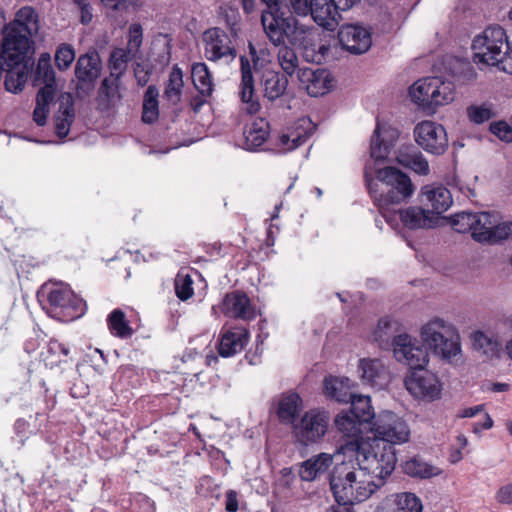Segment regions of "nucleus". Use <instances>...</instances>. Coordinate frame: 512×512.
Listing matches in <instances>:
<instances>
[{
  "label": "nucleus",
  "instance_id": "1",
  "mask_svg": "<svg viewBox=\"0 0 512 512\" xmlns=\"http://www.w3.org/2000/svg\"><path fill=\"white\" fill-rule=\"evenodd\" d=\"M375 181L365 168V182L369 194L378 207L382 217L389 225L397 222V213H391L395 206L407 201L414 192L410 177L395 167L377 169Z\"/></svg>",
  "mask_w": 512,
  "mask_h": 512
},
{
  "label": "nucleus",
  "instance_id": "2",
  "mask_svg": "<svg viewBox=\"0 0 512 512\" xmlns=\"http://www.w3.org/2000/svg\"><path fill=\"white\" fill-rule=\"evenodd\" d=\"M330 488L336 502L345 506L367 500L377 491V484L365 476L353 458L345 457L332 470Z\"/></svg>",
  "mask_w": 512,
  "mask_h": 512
},
{
  "label": "nucleus",
  "instance_id": "3",
  "mask_svg": "<svg viewBox=\"0 0 512 512\" xmlns=\"http://www.w3.org/2000/svg\"><path fill=\"white\" fill-rule=\"evenodd\" d=\"M337 453L353 458L355 464L365 472V476L377 484V490L385 484L386 478L392 474L397 462L393 446L384 445L381 449L377 445L376 449L366 450L363 444L355 439L341 444Z\"/></svg>",
  "mask_w": 512,
  "mask_h": 512
},
{
  "label": "nucleus",
  "instance_id": "4",
  "mask_svg": "<svg viewBox=\"0 0 512 512\" xmlns=\"http://www.w3.org/2000/svg\"><path fill=\"white\" fill-rule=\"evenodd\" d=\"M27 39L20 36L10 35L3 38L0 52V66L4 65L6 76L4 79L5 89L12 93L22 91L32 65L28 57Z\"/></svg>",
  "mask_w": 512,
  "mask_h": 512
},
{
  "label": "nucleus",
  "instance_id": "5",
  "mask_svg": "<svg viewBox=\"0 0 512 512\" xmlns=\"http://www.w3.org/2000/svg\"><path fill=\"white\" fill-rule=\"evenodd\" d=\"M413 102L424 109H435L454 100L455 86L439 77H426L416 81L409 89Z\"/></svg>",
  "mask_w": 512,
  "mask_h": 512
},
{
  "label": "nucleus",
  "instance_id": "6",
  "mask_svg": "<svg viewBox=\"0 0 512 512\" xmlns=\"http://www.w3.org/2000/svg\"><path fill=\"white\" fill-rule=\"evenodd\" d=\"M284 24L280 37L272 38L269 42L272 45H281L284 43V39H287L291 45L301 49L305 61L321 63L324 59V52L316 51L317 43L314 39L313 27L300 23L298 19H290Z\"/></svg>",
  "mask_w": 512,
  "mask_h": 512
},
{
  "label": "nucleus",
  "instance_id": "7",
  "mask_svg": "<svg viewBox=\"0 0 512 512\" xmlns=\"http://www.w3.org/2000/svg\"><path fill=\"white\" fill-rule=\"evenodd\" d=\"M506 43H508V40L502 27H488L482 35L473 39L474 62L498 68L502 57H504L503 49L506 47Z\"/></svg>",
  "mask_w": 512,
  "mask_h": 512
},
{
  "label": "nucleus",
  "instance_id": "8",
  "mask_svg": "<svg viewBox=\"0 0 512 512\" xmlns=\"http://www.w3.org/2000/svg\"><path fill=\"white\" fill-rule=\"evenodd\" d=\"M330 422L329 413L312 409L307 411L300 421L294 425L293 433L302 445L319 442L328 430Z\"/></svg>",
  "mask_w": 512,
  "mask_h": 512
},
{
  "label": "nucleus",
  "instance_id": "9",
  "mask_svg": "<svg viewBox=\"0 0 512 512\" xmlns=\"http://www.w3.org/2000/svg\"><path fill=\"white\" fill-rule=\"evenodd\" d=\"M377 439L389 445L406 443L410 438V428L407 422L391 411H383L373 423Z\"/></svg>",
  "mask_w": 512,
  "mask_h": 512
},
{
  "label": "nucleus",
  "instance_id": "10",
  "mask_svg": "<svg viewBox=\"0 0 512 512\" xmlns=\"http://www.w3.org/2000/svg\"><path fill=\"white\" fill-rule=\"evenodd\" d=\"M391 345L394 358L398 362L408 365L410 369L423 368L429 362L426 347L407 333L394 336Z\"/></svg>",
  "mask_w": 512,
  "mask_h": 512
},
{
  "label": "nucleus",
  "instance_id": "11",
  "mask_svg": "<svg viewBox=\"0 0 512 512\" xmlns=\"http://www.w3.org/2000/svg\"><path fill=\"white\" fill-rule=\"evenodd\" d=\"M415 142L426 152L440 156L448 148L447 132L443 125L425 120L418 123L413 131Z\"/></svg>",
  "mask_w": 512,
  "mask_h": 512
},
{
  "label": "nucleus",
  "instance_id": "12",
  "mask_svg": "<svg viewBox=\"0 0 512 512\" xmlns=\"http://www.w3.org/2000/svg\"><path fill=\"white\" fill-rule=\"evenodd\" d=\"M481 228L476 229L474 240L478 243L496 245L512 236V221H506L495 212H482Z\"/></svg>",
  "mask_w": 512,
  "mask_h": 512
},
{
  "label": "nucleus",
  "instance_id": "13",
  "mask_svg": "<svg viewBox=\"0 0 512 512\" xmlns=\"http://www.w3.org/2000/svg\"><path fill=\"white\" fill-rule=\"evenodd\" d=\"M406 389L415 398L434 400L440 397L442 385L436 374L423 368L412 369L405 379Z\"/></svg>",
  "mask_w": 512,
  "mask_h": 512
},
{
  "label": "nucleus",
  "instance_id": "14",
  "mask_svg": "<svg viewBox=\"0 0 512 512\" xmlns=\"http://www.w3.org/2000/svg\"><path fill=\"white\" fill-rule=\"evenodd\" d=\"M50 306L67 320H74L82 316L86 310V304L68 287H57L48 294Z\"/></svg>",
  "mask_w": 512,
  "mask_h": 512
},
{
  "label": "nucleus",
  "instance_id": "15",
  "mask_svg": "<svg viewBox=\"0 0 512 512\" xmlns=\"http://www.w3.org/2000/svg\"><path fill=\"white\" fill-rule=\"evenodd\" d=\"M204 52L209 61H219L223 58L234 60L237 52L229 35L220 28L209 29L204 33Z\"/></svg>",
  "mask_w": 512,
  "mask_h": 512
},
{
  "label": "nucleus",
  "instance_id": "16",
  "mask_svg": "<svg viewBox=\"0 0 512 512\" xmlns=\"http://www.w3.org/2000/svg\"><path fill=\"white\" fill-rule=\"evenodd\" d=\"M338 39L341 46L352 54H363L372 45L371 32L356 24L342 25L338 30Z\"/></svg>",
  "mask_w": 512,
  "mask_h": 512
},
{
  "label": "nucleus",
  "instance_id": "17",
  "mask_svg": "<svg viewBox=\"0 0 512 512\" xmlns=\"http://www.w3.org/2000/svg\"><path fill=\"white\" fill-rule=\"evenodd\" d=\"M266 8L261 12V25L263 31L268 38H279L280 32L284 28V23L290 19H297L294 15H286L282 10V2L280 0H261Z\"/></svg>",
  "mask_w": 512,
  "mask_h": 512
},
{
  "label": "nucleus",
  "instance_id": "18",
  "mask_svg": "<svg viewBox=\"0 0 512 512\" xmlns=\"http://www.w3.org/2000/svg\"><path fill=\"white\" fill-rule=\"evenodd\" d=\"M309 15L313 21L327 31H334L340 23L341 14L336 0H310Z\"/></svg>",
  "mask_w": 512,
  "mask_h": 512
},
{
  "label": "nucleus",
  "instance_id": "19",
  "mask_svg": "<svg viewBox=\"0 0 512 512\" xmlns=\"http://www.w3.org/2000/svg\"><path fill=\"white\" fill-rule=\"evenodd\" d=\"M241 83L239 86V96L243 105V110L248 114H255L260 109V103L255 95L254 78L249 59L240 56Z\"/></svg>",
  "mask_w": 512,
  "mask_h": 512
},
{
  "label": "nucleus",
  "instance_id": "20",
  "mask_svg": "<svg viewBox=\"0 0 512 512\" xmlns=\"http://www.w3.org/2000/svg\"><path fill=\"white\" fill-rule=\"evenodd\" d=\"M300 85L312 97L322 96L328 93L333 85L330 73L325 69L302 68L297 77Z\"/></svg>",
  "mask_w": 512,
  "mask_h": 512
},
{
  "label": "nucleus",
  "instance_id": "21",
  "mask_svg": "<svg viewBox=\"0 0 512 512\" xmlns=\"http://www.w3.org/2000/svg\"><path fill=\"white\" fill-rule=\"evenodd\" d=\"M358 373L363 383L377 390L385 389L391 380L388 369L380 359H361L358 365Z\"/></svg>",
  "mask_w": 512,
  "mask_h": 512
},
{
  "label": "nucleus",
  "instance_id": "22",
  "mask_svg": "<svg viewBox=\"0 0 512 512\" xmlns=\"http://www.w3.org/2000/svg\"><path fill=\"white\" fill-rule=\"evenodd\" d=\"M39 31V16L36 10L31 6H24L16 13L15 21L13 26L4 36V38L10 37L14 34L15 36L24 37L28 42V52L31 48L30 37L37 34Z\"/></svg>",
  "mask_w": 512,
  "mask_h": 512
},
{
  "label": "nucleus",
  "instance_id": "23",
  "mask_svg": "<svg viewBox=\"0 0 512 512\" xmlns=\"http://www.w3.org/2000/svg\"><path fill=\"white\" fill-rule=\"evenodd\" d=\"M249 332L244 327L222 329L218 343V353L228 358L241 352L247 345Z\"/></svg>",
  "mask_w": 512,
  "mask_h": 512
},
{
  "label": "nucleus",
  "instance_id": "24",
  "mask_svg": "<svg viewBox=\"0 0 512 512\" xmlns=\"http://www.w3.org/2000/svg\"><path fill=\"white\" fill-rule=\"evenodd\" d=\"M420 201L428 214L439 215L451 206L452 196L444 186L426 185L422 188Z\"/></svg>",
  "mask_w": 512,
  "mask_h": 512
},
{
  "label": "nucleus",
  "instance_id": "25",
  "mask_svg": "<svg viewBox=\"0 0 512 512\" xmlns=\"http://www.w3.org/2000/svg\"><path fill=\"white\" fill-rule=\"evenodd\" d=\"M222 312L228 317L248 320L254 317V311L248 296L241 291L228 293L221 304Z\"/></svg>",
  "mask_w": 512,
  "mask_h": 512
},
{
  "label": "nucleus",
  "instance_id": "26",
  "mask_svg": "<svg viewBox=\"0 0 512 512\" xmlns=\"http://www.w3.org/2000/svg\"><path fill=\"white\" fill-rule=\"evenodd\" d=\"M59 108L55 114V132L59 138L68 135L70 127L75 118L74 99L71 93H61L59 98Z\"/></svg>",
  "mask_w": 512,
  "mask_h": 512
},
{
  "label": "nucleus",
  "instance_id": "27",
  "mask_svg": "<svg viewBox=\"0 0 512 512\" xmlns=\"http://www.w3.org/2000/svg\"><path fill=\"white\" fill-rule=\"evenodd\" d=\"M288 86L287 77L273 69H264L260 77V87L263 97L269 101L279 99Z\"/></svg>",
  "mask_w": 512,
  "mask_h": 512
},
{
  "label": "nucleus",
  "instance_id": "28",
  "mask_svg": "<svg viewBox=\"0 0 512 512\" xmlns=\"http://www.w3.org/2000/svg\"><path fill=\"white\" fill-rule=\"evenodd\" d=\"M101 72V61L97 52L81 55L75 66V76L82 85L92 86Z\"/></svg>",
  "mask_w": 512,
  "mask_h": 512
},
{
  "label": "nucleus",
  "instance_id": "29",
  "mask_svg": "<svg viewBox=\"0 0 512 512\" xmlns=\"http://www.w3.org/2000/svg\"><path fill=\"white\" fill-rule=\"evenodd\" d=\"M397 213V222L400 220L404 226L409 229H419V228H432L436 225L437 218L434 216H430L425 209L418 207H409L406 210L396 209L395 207L391 209V213ZM392 227L394 226L391 225Z\"/></svg>",
  "mask_w": 512,
  "mask_h": 512
},
{
  "label": "nucleus",
  "instance_id": "30",
  "mask_svg": "<svg viewBox=\"0 0 512 512\" xmlns=\"http://www.w3.org/2000/svg\"><path fill=\"white\" fill-rule=\"evenodd\" d=\"M269 136V123L264 118H257L245 126L243 130V147L249 151H257Z\"/></svg>",
  "mask_w": 512,
  "mask_h": 512
},
{
  "label": "nucleus",
  "instance_id": "31",
  "mask_svg": "<svg viewBox=\"0 0 512 512\" xmlns=\"http://www.w3.org/2000/svg\"><path fill=\"white\" fill-rule=\"evenodd\" d=\"M332 462L333 457L331 454L320 453L315 455L300 464L299 476L302 481H314L329 469Z\"/></svg>",
  "mask_w": 512,
  "mask_h": 512
},
{
  "label": "nucleus",
  "instance_id": "32",
  "mask_svg": "<svg viewBox=\"0 0 512 512\" xmlns=\"http://www.w3.org/2000/svg\"><path fill=\"white\" fill-rule=\"evenodd\" d=\"M453 324L441 318H434L426 323L421 329V338L425 346L430 350L436 348L437 339L451 337L452 331L455 330Z\"/></svg>",
  "mask_w": 512,
  "mask_h": 512
},
{
  "label": "nucleus",
  "instance_id": "33",
  "mask_svg": "<svg viewBox=\"0 0 512 512\" xmlns=\"http://www.w3.org/2000/svg\"><path fill=\"white\" fill-rule=\"evenodd\" d=\"M397 162L403 167L412 170L418 175L427 176L430 173V166L425 156L415 147H403L399 149Z\"/></svg>",
  "mask_w": 512,
  "mask_h": 512
},
{
  "label": "nucleus",
  "instance_id": "34",
  "mask_svg": "<svg viewBox=\"0 0 512 512\" xmlns=\"http://www.w3.org/2000/svg\"><path fill=\"white\" fill-rule=\"evenodd\" d=\"M302 399L296 392H287L280 395L276 414L283 424H293L299 415Z\"/></svg>",
  "mask_w": 512,
  "mask_h": 512
},
{
  "label": "nucleus",
  "instance_id": "35",
  "mask_svg": "<svg viewBox=\"0 0 512 512\" xmlns=\"http://www.w3.org/2000/svg\"><path fill=\"white\" fill-rule=\"evenodd\" d=\"M348 378L326 377L324 380V391L327 397L339 403H348L355 394L350 389Z\"/></svg>",
  "mask_w": 512,
  "mask_h": 512
},
{
  "label": "nucleus",
  "instance_id": "36",
  "mask_svg": "<svg viewBox=\"0 0 512 512\" xmlns=\"http://www.w3.org/2000/svg\"><path fill=\"white\" fill-rule=\"evenodd\" d=\"M438 347L431 348L430 351L437 357L448 363L458 362L461 358V343L457 330L452 331L451 337H445V340Z\"/></svg>",
  "mask_w": 512,
  "mask_h": 512
},
{
  "label": "nucleus",
  "instance_id": "37",
  "mask_svg": "<svg viewBox=\"0 0 512 512\" xmlns=\"http://www.w3.org/2000/svg\"><path fill=\"white\" fill-rule=\"evenodd\" d=\"M362 424L363 423L354 418V415L350 412H341L335 419L337 429L348 438L344 443L354 439L361 442Z\"/></svg>",
  "mask_w": 512,
  "mask_h": 512
},
{
  "label": "nucleus",
  "instance_id": "38",
  "mask_svg": "<svg viewBox=\"0 0 512 512\" xmlns=\"http://www.w3.org/2000/svg\"><path fill=\"white\" fill-rule=\"evenodd\" d=\"M122 77L109 74L102 80L99 87V98L101 103H105L106 106L114 105L122 99L120 93Z\"/></svg>",
  "mask_w": 512,
  "mask_h": 512
},
{
  "label": "nucleus",
  "instance_id": "39",
  "mask_svg": "<svg viewBox=\"0 0 512 512\" xmlns=\"http://www.w3.org/2000/svg\"><path fill=\"white\" fill-rule=\"evenodd\" d=\"M193 84L202 97H209L213 92L212 76L203 62L194 63L191 69Z\"/></svg>",
  "mask_w": 512,
  "mask_h": 512
},
{
  "label": "nucleus",
  "instance_id": "40",
  "mask_svg": "<svg viewBox=\"0 0 512 512\" xmlns=\"http://www.w3.org/2000/svg\"><path fill=\"white\" fill-rule=\"evenodd\" d=\"M481 214L482 212L472 213L466 211L457 213L451 218V226L458 233L471 231V236L474 239L476 229L481 228Z\"/></svg>",
  "mask_w": 512,
  "mask_h": 512
},
{
  "label": "nucleus",
  "instance_id": "41",
  "mask_svg": "<svg viewBox=\"0 0 512 512\" xmlns=\"http://www.w3.org/2000/svg\"><path fill=\"white\" fill-rule=\"evenodd\" d=\"M405 474L417 478H430L440 474L439 468L425 462L420 457H412L402 464Z\"/></svg>",
  "mask_w": 512,
  "mask_h": 512
},
{
  "label": "nucleus",
  "instance_id": "42",
  "mask_svg": "<svg viewBox=\"0 0 512 512\" xmlns=\"http://www.w3.org/2000/svg\"><path fill=\"white\" fill-rule=\"evenodd\" d=\"M159 91L155 85H149L143 97L142 121L153 124L159 118Z\"/></svg>",
  "mask_w": 512,
  "mask_h": 512
},
{
  "label": "nucleus",
  "instance_id": "43",
  "mask_svg": "<svg viewBox=\"0 0 512 512\" xmlns=\"http://www.w3.org/2000/svg\"><path fill=\"white\" fill-rule=\"evenodd\" d=\"M402 326L399 321L389 316L383 317L378 321L374 331V339L380 346L388 344L389 340L401 334Z\"/></svg>",
  "mask_w": 512,
  "mask_h": 512
},
{
  "label": "nucleus",
  "instance_id": "44",
  "mask_svg": "<svg viewBox=\"0 0 512 512\" xmlns=\"http://www.w3.org/2000/svg\"><path fill=\"white\" fill-rule=\"evenodd\" d=\"M286 40L284 39V43L281 45H274L279 47L277 54L278 62L286 75H296L298 77V71L302 68L299 67V59L295 50L286 44Z\"/></svg>",
  "mask_w": 512,
  "mask_h": 512
},
{
  "label": "nucleus",
  "instance_id": "45",
  "mask_svg": "<svg viewBox=\"0 0 512 512\" xmlns=\"http://www.w3.org/2000/svg\"><path fill=\"white\" fill-rule=\"evenodd\" d=\"M68 354L69 349L64 344L51 339L41 352V358L46 367L53 368L65 361Z\"/></svg>",
  "mask_w": 512,
  "mask_h": 512
},
{
  "label": "nucleus",
  "instance_id": "46",
  "mask_svg": "<svg viewBox=\"0 0 512 512\" xmlns=\"http://www.w3.org/2000/svg\"><path fill=\"white\" fill-rule=\"evenodd\" d=\"M107 323L110 332L116 337L127 339L133 334V329L129 325L125 313L121 309H114L108 315Z\"/></svg>",
  "mask_w": 512,
  "mask_h": 512
},
{
  "label": "nucleus",
  "instance_id": "47",
  "mask_svg": "<svg viewBox=\"0 0 512 512\" xmlns=\"http://www.w3.org/2000/svg\"><path fill=\"white\" fill-rule=\"evenodd\" d=\"M350 403L349 412L353 414L354 418L358 419V421L369 423L372 419L376 418L368 396L355 394Z\"/></svg>",
  "mask_w": 512,
  "mask_h": 512
},
{
  "label": "nucleus",
  "instance_id": "48",
  "mask_svg": "<svg viewBox=\"0 0 512 512\" xmlns=\"http://www.w3.org/2000/svg\"><path fill=\"white\" fill-rule=\"evenodd\" d=\"M183 86V72L175 65L169 74V79L165 87L164 94L166 98L174 104L178 103L181 99Z\"/></svg>",
  "mask_w": 512,
  "mask_h": 512
},
{
  "label": "nucleus",
  "instance_id": "49",
  "mask_svg": "<svg viewBox=\"0 0 512 512\" xmlns=\"http://www.w3.org/2000/svg\"><path fill=\"white\" fill-rule=\"evenodd\" d=\"M391 505L395 512H422L423 509L421 500L410 492L396 494Z\"/></svg>",
  "mask_w": 512,
  "mask_h": 512
},
{
  "label": "nucleus",
  "instance_id": "50",
  "mask_svg": "<svg viewBox=\"0 0 512 512\" xmlns=\"http://www.w3.org/2000/svg\"><path fill=\"white\" fill-rule=\"evenodd\" d=\"M130 52L131 50L123 48H116L111 52L109 58L110 74L123 77L131 60Z\"/></svg>",
  "mask_w": 512,
  "mask_h": 512
},
{
  "label": "nucleus",
  "instance_id": "51",
  "mask_svg": "<svg viewBox=\"0 0 512 512\" xmlns=\"http://www.w3.org/2000/svg\"><path fill=\"white\" fill-rule=\"evenodd\" d=\"M35 82L37 84H56L55 72L51 65V56L48 53H42L38 59L35 70Z\"/></svg>",
  "mask_w": 512,
  "mask_h": 512
},
{
  "label": "nucleus",
  "instance_id": "52",
  "mask_svg": "<svg viewBox=\"0 0 512 512\" xmlns=\"http://www.w3.org/2000/svg\"><path fill=\"white\" fill-rule=\"evenodd\" d=\"M310 135L311 130H300L298 127L296 130L291 131L290 133H283L280 135L279 145L281 146L283 152H288L304 144Z\"/></svg>",
  "mask_w": 512,
  "mask_h": 512
},
{
  "label": "nucleus",
  "instance_id": "53",
  "mask_svg": "<svg viewBox=\"0 0 512 512\" xmlns=\"http://www.w3.org/2000/svg\"><path fill=\"white\" fill-rule=\"evenodd\" d=\"M468 119L475 124H482L495 116L491 104L470 105L466 109Z\"/></svg>",
  "mask_w": 512,
  "mask_h": 512
},
{
  "label": "nucleus",
  "instance_id": "54",
  "mask_svg": "<svg viewBox=\"0 0 512 512\" xmlns=\"http://www.w3.org/2000/svg\"><path fill=\"white\" fill-rule=\"evenodd\" d=\"M379 137H380V127H379V124H377V126L373 132V135L371 137L370 156H371V158L375 159L376 161H383L389 155L390 145L388 143L380 141Z\"/></svg>",
  "mask_w": 512,
  "mask_h": 512
},
{
  "label": "nucleus",
  "instance_id": "55",
  "mask_svg": "<svg viewBox=\"0 0 512 512\" xmlns=\"http://www.w3.org/2000/svg\"><path fill=\"white\" fill-rule=\"evenodd\" d=\"M75 59L74 48L66 43L61 44L55 53V63L59 70H66Z\"/></svg>",
  "mask_w": 512,
  "mask_h": 512
},
{
  "label": "nucleus",
  "instance_id": "56",
  "mask_svg": "<svg viewBox=\"0 0 512 512\" xmlns=\"http://www.w3.org/2000/svg\"><path fill=\"white\" fill-rule=\"evenodd\" d=\"M133 512H155V503L142 493L135 494L131 499Z\"/></svg>",
  "mask_w": 512,
  "mask_h": 512
},
{
  "label": "nucleus",
  "instance_id": "57",
  "mask_svg": "<svg viewBox=\"0 0 512 512\" xmlns=\"http://www.w3.org/2000/svg\"><path fill=\"white\" fill-rule=\"evenodd\" d=\"M192 280L190 276L177 278L175 281L176 295L181 300H187L193 295Z\"/></svg>",
  "mask_w": 512,
  "mask_h": 512
},
{
  "label": "nucleus",
  "instance_id": "58",
  "mask_svg": "<svg viewBox=\"0 0 512 512\" xmlns=\"http://www.w3.org/2000/svg\"><path fill=\"white\" fill-rule=\"evenodd\" d=\"M56 84H44L36 96V105L49 109L50 103L54 100Z\"/></svg>",
  "mask_w": 512,
  "mask_h": 512
},
{
  "label": "nucleus",
  "instance_id": "59",
  "mask_svg": "<svg viewBox=\"0 0 512 512\" xmlns=\"http://www.w3.org/2000/svg\"><path fill=\"white\" fill-rule=\"evenodd\" d=\"M490 131L500 140L512 142V127L505 121H497L490 124Z\"/></svg>",
  "mask_w": 512,
  "mask_h": 512
},
{
  "label": "nucleus",
  "instance_id": "60",
  "mask_svg": "<svg viewBox=\"0 0 512 512\" xmlns=\"http://www.w3.org/2000/svg\"><path fill=\"white\" fill-rule=\"evenodd\" d=\"M143 38V29L141 24L133 23L129 27V39H128V49L137 51L141 44Z\"/></svg>",
  "mask_w": 512,
  "mask_h": 512
},
{
  "label": "nucleus",
  "instance_id": "61",
  "mask_svg": "<svg viewBox=\"0 0 512 512\" xmlns=\"http://www.w3.org/2000/svg\"><path fill=\"white\" fill-rule=\"evenodd\" d=\"M474 345L479 349H482L486 354H493L497 350V343L487 337L482 332L475 333Z\"/></svg>",
  "mask_w": 512,
  "mask_h": 512
},
{
  "label": "nucleus",
  "instance_id": "62",
  "mask_svg": "<svg viewBox=\"0 0 512 512\" xmlns=\"http://www.w3.org/2000/svg\"><path fill=\"white\" fill-rule=\"evenodd\" d=\"M290 15H296L299 17H306L311 12L310 9V0H288Z\"/></svg>",
  "mask_w": 512,
  "mask_h": 512
},
{
  "label": "nucleus",
  "instance_id": "63",
  "mask_svg": "<svg viewBox=\"0 0 512 512\" xmlns=\"http://www.w3.org/2000/svg\"><path fill=\"white\" fill-rule=\"evenodd\" d=\"M498 503L512 505V483L501 486L495 494Z\"/></svg>",
  "mask_w": 512,
  "mask_h": 512
},
{
  "label": "nucleus",
  "instance_id": "64",
  "mask_svg": "<svg viewBox=\"0 0 512 512\" xmlns=\"http://www.w3.org/2000/svg\"><path fill=\"white\" fill-rule=\"evenodd\" d=\"M503 54L504 57H502L498 68L512 75V45L509 42L506 43Z\"/></svg>",
  "mask_w": 512,
  "mask_h": 512
}]
</instances>
